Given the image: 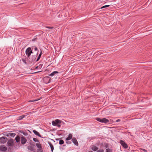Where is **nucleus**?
I'll use <instances>...</instances> for the list:
<instances>
[{"mask_svg": "<svg viewBox=\"0 0 152 152\" xmlns=\"http://www.w3.org/2000/svg\"><path fill=\"white\" fill-rule=\"evenodd\" d=\"M96 120L100 122L105 124L108 123L109 122V121L105 118H96Z\"/></svg>", "mask_w": 152, "mask_h": 152, "instance_id": "obj_1", "label": "nucleus"}, {"mask_svg": "<svg viewBox=\"0 0 152 152\" xmlns=\"http://www.w3.org/2000/svg\"><path fill=\"white\" fill-rule=\"evenodd\" d=\"M7 140V138L6 137H2L0 138V142L4 144L6 142Z\"/></svg>", "mask_w": 152, "mask_h": 152, "instance_id": "obj_2", "label": "nucleus"}, {"mask_svg": "<svg viewBox=\"0 0 152 152\" xmlns=\"http://www.w3.org/2000/svg\"><path fill=\"white\" fill-rule=\"evenodd\" d=\"M31 53V49L30 48H28L26 51V53L28 57L29 56Z\"/></svg>", "mask_w": 152, "mask_h": 152, "instance_id": "obj_3", "label": "nucleus"}, {"mask_svg": "<svg viewBox=\"0 0 152 152\" xmlns=\"http://www.w3.org/2000/svg\"><path fill=\"white\" fill-rule=\"evenodd\" d=\"M120 143L125 148H127L128 146L126 143L124 141L121 140L120 141Z\"/></svg>", "mask_w": 152, "mask_h": 152, "instance_id": "obj_4", "label": "nucleus"}, {"mask_svg": "<svg viewBox=\"0 0 152 152\" xmlns=\"http://www.w3.org/2000/svg\"><path fill=\"white\" fill-rule=\"evenodd\" d=\"M61 121L59 119H56L54 121L52 122V124L54 126H56L57 124H59L61 123Z\"/></svg>", "mask_w": 152, "mask_h": 152, "instance_id": "obj_5", "label": "nucleus"}, {"mask_svg": "<svg viewBox=\"0 0 152 152\" xmlns=\"http://www.w3.org/2000/svg\"><path fill=\"white\" fill-rule=\"evenodd\" d=\"M50 79L48 77H44L43 78V81L45 83H49L50 81Z\"/></svg>", "mask_w": 152, "mask_h": 152, "instance_id": "obj_6", "label": "nucleus"}, {"mask_svg": "<svg viewBox=\"0 0 152 152\" xmlns=\"http://www.w3.org/2000/svg\"><path fill=\"white\" fill-rule=\"evenodd\" d=\"M72 140L74 144L76 146L78 145V143L75 137H73Z\"/></svg>", "mask_w": 152, "mask_h": 152, "instance_id": "obj_7", "label": "nucleus"}, {"mask_svg": "<svg viewBox=\"0 0 152 152\" xmlns=\"http://www.w3.org/2000/svg\"><path fill=\"white\" fill-rule=\"evenodd\" d=\"M7 150V147L4 146H0V151H5Z\"/></svg>", "mask_w": 152, "mask_h": 152, "instance_id": "obj_8", "label": "nucleus"}, {"mask_svg": "<svg viewBox=\"0 0 152 152\" xmlns=\"http://www.w3.org/2000/svg\"><path fill=\"white\" fill-rule=\"evenodd\" d=\"M72 135L71 134H69L68 135V137H67L66 139V141H68L70 140L71 139H72Z\"/></svg>", "mask_w": 152, "mask_h": 152, "instance_id": "obj_9", "label": "nucleus"}, {"mask_svg": "<svg viewBox=\"0 0 152 152\" xmlns=\"http://www.w3.org/2000/svg\"><path fill=\"white\" fill-rule=\"evenodd\" d=\"M26 138L24 137H22L21 138V143L22 144H25L26 142Z\"/></svg>", "mask_w": 152, "mask_h": 152, "instance_id": "obj_10", "label": "nucleus"}, {"mask_svg": "<svg viewBox=\"0 0 152 152\" xmlns=\"http://www.w3.org/2000/svg\"><path fill=\"white\" fill-rule=\"evenodd\" d=\"M46 28L50 29L49 30H46L47 31H48L49 32H52V29H53L54 28L53 27L46 26Z\"/></svg>", "mask_w": 152, "mask_h": 152, "instance_id": "obj_11", "label": "nucleus"}, {"mask_svg": "<svg viewBox=\"0 0 152 152\" xmlns=\"http://www.w3.org/2000/svg\"><path fill=\"white\" fill-rule=\"evenodd\" d=\"M43 149L41 147V144L39 143V152H42Z\"/></svg>", "mask_w": 152, "mask_h": 152, "instance_id": "obj_12", "label": "nucleus"}, {"mask_svg": "<svg viewBox=\"0 0 152 152\" xmlns=\"http://www.w3.org/2000/svg\"><path fill=\"white\" fill-rule=\"evenodd\" d=\"M48 144L50 146V147L51 148V150L52 151V152L53 150L54 149V147L53 146V145L51 143V142H48Z\"/></svg>", "mask_w": 152, "mask_h": 152, "instance_id": "obj_13", "label": "nucleus"}, {"mask_svg": "<svg viewBox=\"0 0 152 152\" xmlns=\"http://www.w3.org/2000/svg\"><path fill=\"white\" fill-rule=\"evenodd\" d=\"M92 150L94 151H96L98 149V148L96 146H93L91 148Z\"/></svg>", "mask_w": 152, "mask_h": 152, "instance_id": "obj_14", "label": "nucleus"}, {"mask_svg": "<svg viewBox=\"0 0 152 152\" xmlns=\"http://www.w3.org/2000/svg\"><path fill=\"white\" fill-rule=\"evenodd\" d=\"M16 135V134L15 133H9L8 135H7V136H8L9 135L12 137H14Z\"/></svg>", "mask_w": 152, "mask_h": 152, "instance_id": "obj_15", "label": "nucleus"}, {"mask_svg": "<svg viewBox=\"0 0 152 152\" xmlns=\"http://www.w3.org/2000/svg\"><path fill=\"white\" fill-rule=\"evenodd\" d=\"M58 73V72L57 71L53 72L50 75V76H53L55 74Z\"/></svg>", "mask_w": 152, "mask_h": 152, "instance_id": "obj_16", "label": "nucleus"}, {"mask_svg": "<svg viewBox=\"0 0 152 152\" xmlns=\"http://www.w3.org/2000/svg\"><path fill=\"white\" fill-rule=\"evenodd\" d=\"M15 140L17 142H19L20 140V137L18 136H17L15 138Z\"/></svg>", "mask_w": 152, "mask_h": 152, "instance_id": "obj_17", "label": "nucleus"}, {"mask_svg": "<svg viewBox=\"0 0 152 152\" xmlns=\"http://www.w3.org/2000/svg\"><path fill=\"white\" fill-rule=\"evenodd\" d=\"M25 115H23L19 117L18 119L19 120H22L25 117Z\"/></svg>", "mask_w": 152, "mask_h": 152, "instance_id": "obj_18", "label": "nucleus"}, {"mask_svg": "<svg viewBox=\"0 0 152 152\" xmlns=\"http://www.w3.org/2000/svg\"><path fill=\"white\" fill-rule=\"evenodd\" d=\"M64 143V141L63 140H59V144L60 145H62Z\"/></svg>", "mask_w": 152, "mask_h": 152, "instance_id": "obj_19", "label": "nucleus"}, {"mask_svg": "<svg viewBox=\"0 0 152 152\" xmlns=\"http://www.w3.org/2000/svg\"><path fill=\"white\" fill-rule=\"evenodd\" d=\"M8 144L10 146H12V142L11 141H8Z\"/></svg>", "mask_w": 152, "mask_h": 152, "instance_id": "obj_20", "label": "nucleus"}, {"mask_svg": "<svg viewBox=\"0 0 152 152\" xmlns=\"http://www.w3.org/2000/svg\"><path fill=\"white\" fill-rule=\"evenodd\" d=\"M106 152H112V149L109 148H107L106 149Z\"/></svg>", "mask_w": 152, "mask_h": 152, "instance_id": "obj_21", "label": "nucleus"}, {"mask_svg": "<svg viewBox=\"0 0 152 152\" xmlns=\"http://www.w3.org/2000/svg\"><path fill=\"white\" fill-rule=\"evenodd\" d=\"M140 150L141 152H147V151L144 149L141 148Z\"/></svg>", "mask_w": 152, "mask_h": 152, "instance_id": "obj_22", "label": "nucleus"}, {"mask_svg": "<svg viewBox=\"0 0 152 152\" xmlns=\"http://www.w3.org/2000/svg\"><path fill=\"white\" fill-rule=\"evenodd\" d=\"M33 132L35 135L38 136V132L35 130H33Z\"/></svg>", "mask_w": 152, "mask_h": 152, "instance_id": "obj_23", "label": "nucleus"}, {"mask_svg": "<svg viewBox=\"0 0 152 152\" xmlns=\"http://www.w3.org/2000/svg\"><path fill=\"white\" fill-rule=\"evenodd\" d=\"M109 6V5H107L104 6L102 7L101 8V9H103V8H105L108 7Z\"/></svg>", "mask_w": 152, "mask_h": 152, "instance_id": "obj_24", "label": "nucleus"}, {"mask_svg": "<svg viewBox=\"0 0 152 152\" xmlns=\"http://www.w3.org/2000/svg\"><path fill=\"white\" fill-rule=\"evenodd\" d=\"M42 54V51L40 53L39 55V59L41 55Z\"/></svg>", "mask_w": 152, "mask_h": 152, "instance_id": "obj_25", "label": "nucleus"}, {"mask_svg": "<svg viewBox=\"0 0 152 152\" xmlns=\"http://www.w3.org/2000/svg\"><path fill=\"white\" fill-rule=\"evenodd\" d=\"M42 65H43L42 64H39V69L40 68V69H41L42 67Z\"/></svg>", "mask_w": 152, "mask_h": 152, "instance_id": "obj_26", "label": "nucleus"}, {"mask_svg": "<svg viewBox=\"0 0 152 152\" xmlns=\"http://www.w3.org/2000/svg\"><path fill=\"white\" fill-rule=\"evenodd\" d=\"M28 149L29 150H31V151H32V147L31 146H28Z\"/></svg>", "mask_w": 152, "mask_h": 152, "instance_id": "obj_27", "label": "nucleus"}, {"mask_svg": "<svg viewBox=\"0 0 152 152\" xmlns=\"http://www.w3.org/2000/svg\"><path fill=\"white\" fill-rule=\"evenodd\" d=\"M66 143L67 144H70L71 143V142L66 141Z\"/></svg>", "mask_w": 152, "mask_h": 152, "instance_id": "obj_28", "label": "nucleus"}, {"mask_svg": "<svg viewBox=\"0 0 152 152\" xmlns=\"http://www.w3.org/2000/svg\"><path fill=\"white\" fill-rule=\"evenodd\" d=\"M33 140L35 142H38V140L37 138H33Z\"/></svg>", "mask_w": 152, "mask_h": 152, "instance_id": "obj_29", "label": "nucleus"}, {"mask_svg": "<svg viewBox=\"0 0 152 152\" xmlns=\"http://www.w3.org/2000/svg\"><path fill=\"white\" fill-rule=\"evenodd\" d=\"M96 152H103V150L102 149H100L97 151Z\"/></svg>", "mask_w": 152, "mask_h": 152, "instance_id": "obj_30", "label": "nucleus"}, {"mask_svg": "<svg viewBox=\"0 0 152 152\" xmlns=\"http://www.w3.org/2000/svg\"><path fill=\"white\" fill-rule=\"evenodd\" d=\"M38 99H37L35 100H30L29 101V102H33V101H38Z\"/></svg>", "mask_w": 152, "mask_h": 152, "instance_id": "obj_31", "label": "nucleus"}, {"mask_svg": "<svg viewBox=\"0 0 152 152\" xmlns=\"http://www.w3.org/2000/svg\"><path fill=\"white\" fill-rule=\"evenodd\" d=\"M121 121V120L120 119H118V120H117L116 121V122H120Z\"/></svg>", "mask_w": 152, "mask_h": 152, "instance_id": "obj_32", "label": "nucleus"}, {"mask_svg": "<svg viewBox=\"0 0 152 152\" xmlns=\"http://www.w3.org/2000/svg\"><path fill=\"white\" fill-rule=\"evenodd\" d=\"M57 126L59 127L61 126V125L59 124H57V125H56Z\"/></svg>", "mask_w": 152, "mask_h": 152, "instance_id": "obj_33", "label": "nucleus"}, {"mask_svg": "<svg viewBox=\"0 0 152 152\" xmlns=\"http://www.w3.org/2000/svg\"><path fill=\"white\" fill-rule=\"evenodd\" d=\"M37 38H35L34 39H33L32 40V41H35V40H37Z\"/></svg>", "mask_w": 152, "mask_h": 152, "instance_id": "obj_34", "label": "nucleus"}, {"mask_svg": "<svg viewBox=\"0 0 152 152\" xmlns=\"http://www.w3.org/2000/svg\"><path fill=\"white\" fill-rule=\"evenodd\" d=\"M59 140V138H56V141H58Z\"/></svg>", "mask_w": 152, "mask_h": 152, "instance_id": "obj_35", "label": "nucleus"}, {"mask_svg": "<svg viewBox=\"0 0 152 152\" xmlns=\"http://www.w3.org/2000/svg\"><path fill=\"white\" fill-rule=\"evenodd\" d=\"M36 145L37 146V147H38V143H36Z\"/></svg>", "mask_w": 152, "mask_h": 152, "instance_id": "obj_36", "label": "nucleus"}, {"mask_svg": "<svg viewBox=\"0 0 152 152\" xmlns=\"http://www.w3.org/2000/svg\"><path fill=\"white\" fill-rule=\"evenodd\" d=\"M22 61H23L24 62H25V60L24 59H23L22 60Z\"/></svg>", "mask_w": 152, "mask_h": 152, "instance_id": "obj_37", "label": "nucleus"}, {"mask_svg": "<svg viewBox=\"0 0 152 152\" xmlns=\"http://www.w3.org/2000/svg\"><path fill=\"white\" fill-rule=\"evenodd\" d=\"M39 137H41V135L39 133Z\"/></svg>", "mask_w": 152, "mask_h": 152, "instance_id": "obj_38", "label": "nucleus"}, {"mask_svg": "<svg viewBox=\"0 0 152 152\" xmlns=\"http://www.w3.org/2000/svg\"><path fill=\"white\" fill-rule=\"evenodd\" d=\"M35 50H37V48H35Z\"/></svg>", "mask_w": 152, "mask_h": 152, "instance_id": "obj_39", "label": "nucleus"}, {"mask_svg": "<svg viewBox=\"0 0 152 152\" xmlns=\"http://www.w3.org/2000/svg\"><path fill=\"white\" fill-rule=\"evenodd\" d=\"M88 152H93V151H89Z\"/></svg>", "mask_w": 152, "mask_h": 152, "instance_id": "obj_40", "label": "nucleus"}, {"mask_svg": "<svg viewBox=\"0 0 152 152\" xmlns=\"http://www.w3.org/2000/svg\"><path fill=\"white\" fill-rule=\"evenodd\" d=\"M37 61H38V58H37Z\"/></svg>", "mask_w": 152, "mask_h": 152, "instance_id": "obj_41", "label": "nucleus"}, {"mask_svg": "<svg viewBox=\"0 0 152 152\" xmlns=\"http://www.w3.org/2000/svg\"><path fill=\"white\" fill-rule=\"evenodd\" d=\"M42 71H38V72H40Z\"/></svg>", "mask_w": 152, "mask_h": 152, "instance_id": "obj_42", "label": "nucleus"}, {"mask_svg": "<svg viewBox=\"0 0 152 152\" xmlns=\"http://www.w3.org/2000/svg\"><path fill=\"white\" fill-rule=\"evenodd\" d=\"M37 67H38V66H37L36 67V68H37Z\"/></svg>", "mask_w": 152, "mask_h": 152, "instance_id": "obj_43", "label": "nucleus"}, {"mask_svg": "<svg viewBox=\"0 0 152 152\" xmlns=\"http://www.w3.org/2000/svg\"><path fill=\"white\" fill-rule=\"evenodd\" d=\"M38 72H34V73H37Z\"/></svg>", "mask_w": 152, "mask_h": 152, "instance_id": "obj_44", "label": "nucleus"}]
</instances>
